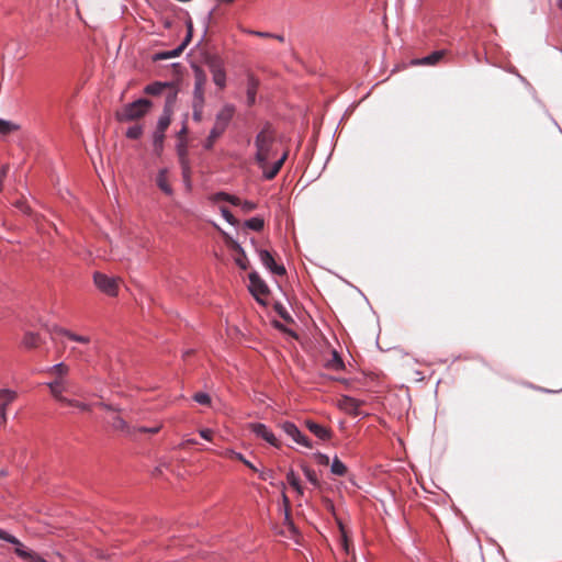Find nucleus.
Wrapping results in <instances>:
<instances>
[{
	"label": "nucleus",
	"instance_id": "1",
	"mask_svg": "<svg viewBox=\"0 0 562 562\" xmlns=\"http://www.w3.org/2000/svg\"><path fill=\"white\" fill-rule=\"evenodd\" d=\"M255 160L266 179H272L281 169L288 154H279L276 133L265 126L255 137Z\"/></svg>",
	"mask_w": 562,
	"mask_h": 562
},
{
	"label": "nucleus",
	"instance_id": "2",
	"mask_svg": "<svg viewBox=\"0 0 562 562\" xmlns=\"http://www.w3.org/2000/svg\"><path fill=\"white\" fill-rule=\"evenodd\" d=\"M45 374L52 379L45 383L52 397L60 393H70V382L68 379L70 368L64 362H59L44 370Z\"/></svg>",
	"mask_w": 562,
	"mask_h": 562
},
{
	"label": "nucleus",
	"instance_id": "3",
	"mask_svg": "<svg viewBox=\"0 0 562 562\" xmlns=\"http://www.w3.org/2000/svg\"><path fill=\"white\" fill-rule=\"evenodd\" d=\"M194 87L192 92V117L195 122L203 120L205 106V86L207 82L206 74L202 68L193 67Z\"/></svg>",
	"mask_w": 562,
	"mask_h": 562
},
{
	"label": "nucleus",
	"instance_id": "4",
	"mask_svg": "<svg viewBox=\"0 0 562 562\" xmlns=\"http://www.w3.org/2000/svg\"><path fill=\"white\" fill-rule=\"evenodd\" d=\"M151 105L153 103L149 100L138 99L117 111L116 119L122 122L140 119L150 110Z\"/></svg>",
	"mask_w": 562,
	"mask_h": 562
},
{
	"label": "nucleus",
	"instance_id": "5",
	"mask_svg": "<svg viewBox=\"0 0 562 562\" xmlns=\"http://www.w3.org/2000/svg\"><path fill=\"white\" fill-rule=\"evenodd\" d=\"M67 393H60L53 398L61 406L74 408L77 413H88L91 411V404L80 400L74 393V396H67Z\"/></svg>",
	"mask_w": 562,
	"mask_h": 562
},
{
	"label": "nucleus",
	"instance_id": "6",
	"mask_svg": "<svg viewBox=\"0 0 562 562\" xmlns=\"http://www.w3.org/2000/svg\"><path fill=\"white\" fill-rule=\"evenodd\" d=\"M207 66L214 85L221 90L224 89L226 87V71L223 61L216 57H211L207 59Z\"/></svg>",
	"mask_w": 562,
	"mask_h": 562
},
{
	"label": "nucleus",
	"instance_id": "7",
	"mask_svg": "<svg viewBox=\"0 0 562 562\" xmlns=\"http://www.w3.org/2000/svg\"><path fill=\"white\" fill-rule=\"evenodd\" d=\"M249 291L259 303H265L269 290L257 272L249 273Z\"/></svg>",
	"mask_w": 562,
	"mask_h": 562
},
{
	"label": "nucleus",
	"instance_id": "8",
	"mask_svg": "<svg viewBox=\"0 0 562 562\" xmlns=\"http://www.w3.org/2000/svg\"><path fill=\"white\" fill-rule=\"evenodd\" d=\"M94 284L100 289L102 292L106 293L108 295L114 296L117 293V282L119 280L115 278L108 277L103 273H94L93 276Z\"/></svg>",
	"mask_w": 562,
	"mask_h": 562
},
{
	"label": "nucleus",
	"instance_id": "9",
	"mask_svg": "<svg viewBox=\"0 0 562 562\" xmlns=\"http://www.w3.org/2000/svg\"><path fill=\"white\" fill-rule=\"evenodd\" d=\"M235 105L225 103L215 115L214 126L225 131L235 114Z\"/></svg>",
	"mask_w": 562,
	"mask_h": 562
},
{
	"label": "nucleus",
	"instance_id": "10",
	"mask_svg": "<svg viewBox=\"0 0 562 562\" xmlns=\"http://www.w3.org/2000/svg\"><path fill=\"white\" fill-rule=\"evenodd\" d=\"M18 397V393L8 387L0 389V425H5L8 420L7 407Z\"/></svg>",
	"mask_w": 562,
	"mask_h": 562
},
{
	"label": "nucleus",
	"instance_id": "11",
	"mask_svg": "<svg viewBox=\"0 0 562 562\" xmlns=\"http://www.w3.org/2000/svg\"><path fill=\"white\" fill-rule=\"evenodd\" d=\"M249 429L257 436L267 441L273 447H280V441L276 435L265 425L260 423H252L249 425Z\"/></svg>",
	"mask_w": 562,
	"mask_h": 562
},
{
	"label": "nucleus",
	"instance_id": "12",
	"mask_svg": "<svg viewBox=\"0 0 562 562\" xmlns=\"http://www.w3.org/2000/svg\"><path fill=\"white\" fill-rule=\"evenodd\" d=\"M283 431L293 439L300 446L311 449V441L300 431V429L291 422H284L281 424Z\"/></svg>",
	"mask_w": 562,
	"mask_h": 562
},
{
	"label": "nucleus",
	"instance_id": "13",
	"mask_svg": "<svg viewBox=\"0 0 562 562\" xmlns=\"http://www.w3.org/2000/svg\"><path fill=\"white\" fill-rule=\"evenodd\" d=\"M224 236H225L227 246L236 254L234 257L236 265L243 270L247 269L248 260H247V257H246V254H245L243 247L227 234L224 233Z\"/></svg>",
	"mask_w": 562,
	"mask_h": 562
},
{
	"label": "nucleus",
	"instance_id": "14",
	"mask_svg": "<svg viewBox=\"0 0 562 562\" xmlns=\"http://www.w3.org/2000/svg\"><path fill=\"white\" fill-rule=\"evenodd\" d=\"M258 255L262 265L273 274L283 276L285 268L282 265H278L272 255L266 249H259Z\"/></svg>",
	"mask_w": 562,
	"mask_h": 562
},
{
	"label": "nucleus",
	"instance_id": "15",
	"mask_svg": "<svg viewBox=\"0 0 562 562\" xmlns=\"http://www.w3.org/2000/svg\"><path fill=\"white\" fill-rule=\"evenodd\" d=\"M359 405L360 403L352 398V397H349V396H344L339 400L338 402V406L345 411L346 413L348 414H351V415H359Z\"/></svg>",
	"mask_w": 562,
	"mask_h": 562
},
{
	"label": "nucleus",
	"instance_id": "16",
	"mask_svg": "<svg viewBox=\"0 0 562 562\" xmlns=\"http://www.w3.org/2000/svg\"><path fill=\"white\" fill-rule=\"evenodd\" d=\"M187 27H188V34H187L184 41L182 42V44L173 50L164 53L161 55V58L166 59V58L177 57L183 50V48L188 45V43L190 42L191 36H192L193 25L190 20L187 22Z\"/></svg>",
	"mask_w": 562,
	"mask_h": 562
},
{
	"label": "nucleus",
	"instance_id": "17",
	"mask_svg": "<svg viewBox=\"0 0 562 562\" xmlns=\"http://www.w3.org/2000/svg\"><path fill=\"white\" fill-rule=\"evenodd\" d=\"M306 427L312 434L322 440H326L330 437V432L327 428L312 420L306 422Z\"/></svg>",
	"mask_w": 562,
	"mask_h": 562
},
{
	"label": "nucleus",
	"instance_id": "18",
	"mask_svg": "<svg viewBox=\"0 0 562 562\" xmlns=\"http://www.w3.org/2000/svg\"><path fill=\"white\" fill-rule=\"evenodd\" d=\"M171 116H172V110H170V106H165L161 116L158 119L157 126H156L155 131L165 133L166 130L170 125Z\"/></svg>",
	"mask_w": 562,
	"mask_h": 562
},
{
	"label": "nucleus",
	"instance_id": "19",
	"mask_svg": "<svg viewBox=\"0 0 562 562\" xmlns=\"http://www.w3.org/2000/svg\"><path fill=\"white\" fill-rule=\"evenodd\" d=\"M15 553L23 559H27L30 562H47L45 559H43L37 553H34V552L27 550L26 548H24V546L16 547Z\"/></svg>",
	"mask_w": 562,
	"mask_h": 562
},
{
	"label": "nucleus",
	"instance_id": "20",
	"mask_svg": "<svg viewBox=\"0 0 562 562\" xmlns=\"http://www.w3.org/2000/svg\"><path fill=\"white\" fill-rule=\"evenodd\" d=\"M171 89V83L170 82H160V81H156V82H153L148 86L145 87L144 91L145 93L147 94H151V95H158L160 94L164 89Z\"/></svg>",
	"mask_w": 562,
	"mask_h": 562
},
{
	"label": "nucleus",
	"instance_id": "21",
	"mask_svg": "<svg viewBox=\"0 0 562 562\" xmlns=\"http://www.w3.org/2000/svg\"><path fill=\"white\" fill-rule=\"evenodd\" d=\"M157 186L166 194H168V195L172 194V189H171V186L168 182L167 170L166 169L159 171V173L157 176Z\"/></svg>",
	"mask_w": 562,
	"mask_h": 562
},
{
	"label": "nucleus",
	"instance_id": "22",
	"mask_svg": "<svg viewBox=\"0 0 562 562\" xmlns=\"http://www.w3.org/2000/svg\"><path fill=\"white\" fill-rule=\"evenodd\" d=\"M258 82L255 78L249 77L247 85V103L248 105H252L256 101Z\"/></svg>",
	"mask_w": 562,
	"mask_h": 562
},
{
	"label": "nucleus",
	"instance_id": "23",
	"mask_svg": "<svg viewBox=\"0 0 562 562\" xmlns=\"http://www.w3.org/2000/svg\"><path fill=\"white\" fill-rule=\"evenodd\" d=\"M58 333H60L61 335H65L70 340H74V341L82 344V345H88L91 341V337L88 335H78V334L71 333L66 329H59Z\"/></svg>",
	"mask_w": 562,
	"mask_h": 562
},
{
	"label": "nucleus",
	"instance_id": "24",
	"mask_svg": "<svg viewBox=\"0 0 562 562\" xmlns=\"http://www.w3.org/2000/svg\"><path fill=\"white\" fill-rule=\"evenodd\" d=\"M111 426L114 430L123 432H130L131 430L128 424L119 414L112 417Z\"/></svg>",
	"mask_w": 562,
	"mask_h": 562
},
{
	"label": "nucleus",
	"instance_id": "25",
	"mask_svg": "<svg viewBox=\"0 0 562 562\" xmlns=\"http://www.w3.org/2000/svg\"><path fill=\"white\" fill-rule=\"evenodd\" d=\"M443 56V52H435L422 59L415 61L417 65H435L438 63Z\"/></svg>",
	"mask_w": 562,
	"mask_h": 562
},
{
	"label": "nucleus",
	"instance_id": "26",
	"mask_svg": "<svg viewBox=\"0 0 562 562\" xmlns=\"http://www.w3.org/2000/svg\"><path fill=\"white\" fill-rule=\"evenodd\" d=\"M20 126L12 121L0 119V134L8 135L18 131Z\"/></svg>",
	"mask_w": 562,
	"mask_h": 562
},
{
	"label": "nucleus",
	"instance_id": "27",
	"mask_svg": "<svg viewBox=\"0 0 562 562\" xmlns=\"http://www.w3.org/2000/svg\"><path fill=\"white\" fill-rule=\"evenodd\" d=\"M224 133V131L222 130H218L217 127L213 126L212 130L210 131V134L207 136V138L205 139L204 142V147L206 149H211L214 145V143L216 142V139Z\"/></svg>",
	"mask_w": 562,
	"mask_h": 562
},
{
	"label": "nucleus",
	"instance_id": "28",
	"mask_svg": "<svg viewBox=\"0 0 562 562\" xmlns=\"http://www.w3.org/2000/svg\"><path fill=\"white\" fill-rule=\"evenodd\" d=\"M165 133L155 131L153 134V145L156 154H160L164 148Z\"/></svg>",
	"mask_w": 562,
	"mask_h": 562
},
{
	"label": "nucleus",
	"instance_id": "29",
	"mask_svg": "<svg viewBox=\"0 0 562 562\" xmlns=\"http://www.w3.org/2000/svg\"><path fill=\"white\" fill-rule=\"evenodd\" d=\"M40 337L35 333H26L23 337L22 344L25 348L32 349L38 346Z\"/></svg>",
	"mask_w": 562,
	"mask_h": 562
},
{
	"label": "nucleus",
	"instance_id": "30",
	"mask_svg": "<svg viewBox=\"0 0 562 562\" xmlns=\"http://www.w3.org/2000/svg\"><path fill=\"white\" fill-rule=\"evenodd\" d=\"M288 483L296 491L299 495L303 494V487L300 484V480L293 471H289L286 474Z\"/></svg>",
	"mask_w": 562,
	"mask_h": 562
},
{
	"label": "nucleus",
	"instance_id": "31",
	"mask_svg": "<svg viewBox=\"0 0 562 562\" xmlns=\"http://www.w3.org/2000/svg\"><path fill=\"white\" fill-rule=\"evenodd\" d=\"M330 471L335 475H344L347 472V468L338 458H334Z\"/></svg>",
	"mask_w": 562,
	"mask_h": 562
},
{
	"label": "nucleus",
	"instance_id": "32",
	"mask_svg": "<svg viewBox=\"0 0 562 562\" xmlns=\"http://www.w3.org/2000/svg\"><path fill=\"white\" fill-rule=\"evenodd\" d=\"M177 151L180 158V162L183 167V171L187 172L188 166H187V145L184 142H180L177 146Z\"/></svg>",
	"mask_w": 562,
	"mask_h": 562
},
{
	"label": "nucleus",
	"instance_id": "33",
	"mask_svg": "<svg viewBox=\"0 0 562 562\" xmlns=\"http://www.w3.org/2000/svg\"><path fill=\"white\" fill-rule=\"evenodd\" d=\"M265 223L261 217H251L245 222V226L252 229V231H260L262 229Z\"/></svg>",
	"mask_w": 562,
	"mask_h": 562
},
{
	"label": "nucleus",
	"instance_id": "34",
	"mask_svg": "<svg viewBox=\"0 0 562 562\" xmlns=\"http://www.w3.org/2000/svg\"><path fill=\"white\" fill-rule=\"evenodd\" d=\"M218 210H220L222 216L227 221V223H229L233 226L238 225V221L233 216V214L225 206L220 205Z\"/></svg>",
	"mask_w": 562,
	"mask_h": 562
},
{
	"label": "nucleus",
	"instance_id": "35",
	"mask_svg": "<svg viewBox=\"0 0 562 562\" xmlns=\"http://www.w3.org/2000/svg\"><path fill=\"white\" fill-rule=\"evenodd\" d=\"M143 128L139 125H134L127 128L126 131V137L132 139H137L142 136Z\"/></svg>",
	"mask_w": 562,
	"mask_h": 562
},
{
	"label": "nucleus",
	"instance_id": "36",
	"mask_svg": "<svg viewBox=\"0 0 562 562\" xmlns=\"http://www.w3.org/2000/svg\"><path fill=\"white\" fill-rule=\"evenodd\" d=\"M0 539L5 540L16 547L23 546L14 536L8 533L7 531L0 529Z\"/></svg>",
	"mask_w": 562,
	"mask_h": 562
},
{
	"label": "nucleus",
	"instance_id": "37",
	"mask_svg": "<svg viewBox=\"0 0 562 562\" xmlns=\"http://www.w3.org/2000/svg\"><path fill=\"white\" fill-rule=\"evenodd\" d=\"M193 400L201 405H210L211 397L207 393L199 392L194 394Z\"/></svg>",
	"mask_w": 562,
	"mask_h": 562
},
{
	"label": "nucleus",
	"instance_id": "38",
	"mask_svg": "<svg viewBox=\"0 0 562 562\" xmlns=\"http://www.w3.org/2000/svg\"><path fill=\"white\" fill-rule=\"evenodd\" d=\"M328 366L334 370H340L344 367L342 360L337 352H333V359L328 362Z\"/></svg>",
	"mask_w": 562,
	"mask_h": 562
},
{
	"label": "nucleus",
	"instance_id": "39",
	"mask_svg": "<svg viewBox=\"0 0 562 562\" xmlns=\"http://www.w3.org/2000/svg\"><path fill=\"white\" fill-rule=\"evenodd\" d=\"M303 472L306 476V479L315 486L318 485V479H317V475L315 473V471H313L312 469L310 468H303Z\"/></svg>",
	"mask_w": 562,
	"mask_h": 562
},
{
	"label": "nucleus",
	"instance_id": "40",
	"mask_svg": "<svg viewBox=\"0 0 562 562\" xmlns=\"http://www.w3.org/2000/svg\"><path fill=\"white\" fill-rule=\"evenodd\" d=\"M222 456L226 458L237 459L239 461H245V458L241 453L236 452L232 449H226L225 451L222 452Z\"/></svg>",
	"mask_w": 562,
	"mask_h": 562
},
{
	"label": "nucleus",
	"instance_id": "41",
	"mask_svg": "<svg viewBox=\"0 0 562 562\" xmlns=\"http://www.w3.org/2000/svg\"><path fill=\"white\" fill-rule=\"evenodd\" d=\"M240 210L244 212V213H249L251 211H254L256 207H257V204L254 203L252 201H240Z\"/></svg>",
	"mask_w": 562,
	"mask_h": 562
},
{
	"label": "nucleus",
	"instance_id": "42",
	"mask_svg": "<svg viewBox=\"0 0 562 562\" xmlns=\"http://www.w3.org/2000/svg\"><path fill=\"white\" fill-rule=\"evenodd\" d=\"M176 98H177V91L171 86V89H169V93L167 95V101H166V105L165 106H170V110H172V106H173V103L176 101Z\"/></svg>",
	"mask_w": 562,
	"mask_h": 562
},
{
	"label": "nucleus",
	"instance_id": "43",
	"mask_svg": "<svg viewBox=\"0 0 562 562\" xmlns=\"http://www.w3.org/2000/svg\"><path fill=\"white\" fill-rule=\"evenodd\" d=\"M227 196H229V194L224 193V192H218V193L213 194L210 199L212 202L218 203L221 201H227Z\"/></svg>",
	"mask_w": 562,
	"mask_h": 562
},
{
	"label": "nucleus",
	"instance_id": "44",
	"mask_svg": "<svg viewBox=\"0 0 562 562\" xmlns=\"http://www.w3.org/2000/svg\"><path fill=\"white\" fill-rule=\"evenodd\" d=\"M200 436L205 439V440H211L212 439V435H213V430L209 429V428H204V429H201L199 431Z\"/></svg>",
	"mask_w": 562,
	"mask_h": 562
},
{
	"label": "nucleus",
	"instance_id": "45",
	"mask_svg": "<svg viewBox=\"0 0 562 562\" xmlns=\"http://www.w3.org/2000/svg\"><path fill=\"white\" fill-rule=\"evenodd\" d=\"M161 428V425H158L156 427H153V428H147V427H139L137 428L138 431H143V432H151V434H156L160 430Z\"/></svg>",
	"mask_w": 562,
	"mask_h": 562
},
{
	"label": "nucleus",
	"instance_id": "46",
	"mask_svg": "<svg viewBox=\"0 0 562 562\" xmlns=\"http://www.w3.org/2000/svg\"><path fill=\"white\" fill-rule=\"evenodd\" d=\"M99 406L101 408L105 409V411H109V412H114V413H119L120 412L119 408H116V407H114V406H112L110 404L103 403V402L99 403Z\"/></svg>",
	"mask_w": 562,
	"mask_h": 562
},
{
	"label": "nucleus",
	"instance_id": "47",
	"mask_svg": "<svg viewBox=\"0 0 562 562\" xmlns=\"http://www.w3.org/2000/svg\"><path fill=\"white\" fill-rule=\"evenodd\" d=\"M240 201L241 200L238 196H236V195H231L229 194V196H227V202H229L233 205L240 206Z\"/></svg>",
	"mask_w": 562,
	"mask_h": 562
},
{
	"label": "nucleus",
	"instance_id": "48",
	"mask_svg": "<svg viewBox=\"0 0 562 562\" xmlns=\"http://www.w3.org/2000/svg\"><path fill=\"white\" fill-rule=\"evenodd\" d=\"M8 169H9V167L5 165L0 170V191L2 190V182H3V179H4L5 175H7V172H8Z\"/></svg>",
	"mask_w": 562,
	"mask_h": 562
},
{
	"label": "nucleus",
	"instance_id": "49",
	"mask_svg": "<svg viewBox=\"0 0 562 562\" xmlns=\"http://www.w3.org/2000/svg\"><path fill=\"white\" fill-rule=\"evenodd\" d=\"M318 462L327 465L329 463V458L326 454L318 453L317 454Z\"/></svg>",
	"mask_w": 562,
	"mask_h": 562
},
{
	"label": "nucleus",
	"instance_id": "50",
	"mask_svg": "<svg viewBox=\"0 0 562 562\" xmlns=\"http://www.w3.org/2000/svg\"><path fill=\"white\" fill-rule=\"evenodd\" d=\"M195 443H196V440H194V439H184L180 443V448H186L188 445H195Z\"/></svg>",
	"mask_w": 562,
	"mask_h": 562
},
{
	"label": "nucleus",
	"instance_id": "51",
	"mask_svg": "<svg viewBox=\"0 0 562 562\" xmlns=\"http://www.w3.org/2000/svg\"><path fill=\"white\" fill-rule=\"evenodd\" d=\"M15 205H16V207H19V209H20L22 212H24V213H26V212L29 211V207H27V206L25 205V203H24V202H22V201L16 202V204H15Z\"/></svg>",
	"mask_w": 562,
	"mask_h": 562
},
{
	"label": "nucleus",
	"instance_id": "52",
	"mask_svg": "<svg viewBox=\"0 0 562 562\" xmlns=\"http://www.w3.org/2000/svg\"><path fill=\"white\" fill-rule=\"evenodd\" d=\"M341 533H342V535H341V537H342V544H344V548H345L346 552H348V551H349V549H348V543H347V536H346V533H345V531H344V529H342V528H341Z\"/></svg>",
	"mask_w": 562,
	"mask_h": 562
},
{
	"label": "nucleus",
	"instance_id": "53",
	"mask_svg": "<svg viewBox=\"0 0 562 562\" xmlns=\"http://www.w3.org/2000/svg\"><path fill=\"white\" fill-rule=\"evenodd\" d=\"M252 34L261 37H271L272 35L269 33H262V32H252Z\"/></svg>",
	"mask_w": 562,
	"mask_h": 562
},
{
	"label": "nucleus",
	"instance_id": "54",
	"mask_svg": "<svg viewBox=\"0 0 562 562\" xmlns=\"http://www.w3.org/2000/svg\"><path fill=\"white\" fill-rule=\"evenodd\" d=\"M244 464H246L248 468H250L251 470L256 471L257 469L254 467L252 463H250L248 460L245 459V461H241Z\"/></svg>",
	"mask_w": 562,
	"mask_h": 562
},
{
	"label": "nucleus",
	"instance_id": "55",
	"mask_svg": "<svg viewBox=\"0 0 562 562\" xmlns=\"http://www.w3.org/2000/svg\"><path fill=\"white\" fill-rule=\"evenodd\" d=\"M186 134H187V127H186V126H183V127L181 128V131L179 132L178 136L181 138V137H183Z\"/></svg>",
	"mask_w": 562,
	"mask_h": 562
},
{
	"label": "nucleus",
	"instance_id": "56",
	"mask_svg": "<svg viewBox=\"0 0 562 562\" xmlns=\"http://www.w3.org/2000/svg\"><path fill=\"white\" fill-rule=\"evenodd\" d=\"M272 36L276 37L280 42L284 41L283 36H281V35H272Z\"/></svg>",
	"mask_w": 562,
	"mask_h": 562
},
{
	"label": "nucleus",
	"instance_id": "57",
	"mask_svg": "<svg viewBox=\"0 0 562 562\" xmlns=\"http://www.w3.org/2000/svg\"><path fill=\"white\" fill-rule=\"evenodd\" d=\"M283 502H284L285 506L289 505V499H288V497L284 494H283Z\"/></svg>",
	"mask_w": 562,
	"mask_h": 562
},
{
	"label": "nucleus",
	"instance_id": "58",
	"mask_svg": "<svg viewBox=\"0 0 562 562\" xmlns=\"http://www.w3.org/2000/svg\"><path fill=\"white\" fill-rule=\"evenodd\" d=\"M558 5H559V8L562 10V0H559V1H558Z\"/></svg>",
	"mask_w": 562,
	"mask_h": 562
},
{
	"label": "nucleus",
	"instance_id": "59",
	"mask_svg": "<svg viewBox=\"0 0 562 562\" xmlns=\"http://www.w3.org/2000/svg\"><path fill=\"white\" fill-rule=\"evenodd\" d=\"M285 519L289 520V514L285 512Z\"/></svg>",
	"mask_w": 562,
	"mask_h": 562
}]
</instances>
